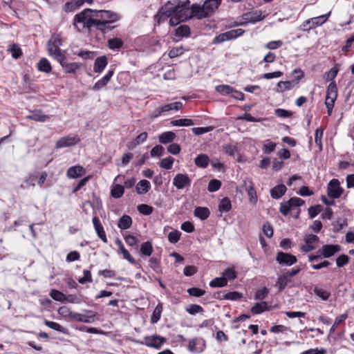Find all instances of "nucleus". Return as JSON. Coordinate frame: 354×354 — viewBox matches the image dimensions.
I'll use <instances>...</instances> for the list:
<instances>
[{
    "label": "nucleus",
    "mask_w": 354,
    "mask_h": 354,
    "mask_svg": "<svg viewBox=\"0 0 354 354\" xmlns=\"http://www.w3.org/2000/svg\"><path fill=\"white\" fill-rule=\"evenodd\" d=\"M118 19V15L110 10L86 8L74 17L73 26L79 31L95 29L105 33L114 28L111 24Z\"/></svg>",
    "instance_id": "nucleus-1"
},
{
    "label": "nucleus",
    "mask_w": 354,
    "mask_h": 354,
    "mask_svg": "<svg viewBox=\"0 0 354 354\" xmlns=\"http://www.w3.org/2000/svg\"><path fill=\"white\" fill-rule=\"evenodd\" d=\"M189 1H182L175 0L173 2L168 1L155 15V20L160 24L161 22L169 18V25L175 26L179 23L189 19L192 13V7L189 8Z\"/></svg>",
    "instance_id": "nucleus-2"
},
{
    "label": "nucleus",
    "mask_w": 354,
    "mask_h": 354,
    "mask_svg": "<svg viewBox=\"0 0 354 354\" xmlns=\"http://www.w3.org/2000/svg\"><path fill=\"white\" fill-rule=\"evenodd\" d=\"M222 0H206L201 6L194 4L192 6V16L198 19H204L211 16L218 8Z\"/></svg>",
    "instance_id": "nucleus-3"
},
{
    "label": "nucleus",
    "mask_w": 354,
    "mask_h": 354,
    "mask_svg": "<svg viewBox=\"0 0 354 354\" xmlns=\"http://www.w3.org/2000/svg\"><path fill=\"white\" fill-rule=\"evenodd\" d=\"M86 314H80L75 311H58V313L65 317H69L73 320L85 322L93 323L96 319V313L95 311H86Z\"/></svg>",
    "instance_id": "nucleus-4"
},
{
    "label": "nucleus",
    "mask_w": 354,
    "mask_h": 354,
    "mask_svg": "<svg viewBox=\"0 0 354 354\" xmlns=\"http://www.w3.org/2000/svg\"><path fill=\"white\" fill-rule=\"evenodd\" d=\"M292 73L297 74L295 80L292 81H280L277 83V88L276 91L277 93H282L284 91H289L295 86L299 81L304 77V73L300 68H295Z\"/></svg>",
    "instance_id": "nucleus-5"
},
{
    "label": "nucleus",
    "mask_w": 354,
    "mask_h": 354,
    "mask_svg": "<svg viewBox=\"0 0 354 354\" xmlns=\"http://www.w3.org/2000/svg\"><path fill=\"white\" fill-rule=\"evenodd\" d=\"M304 244L300 246V250L304 252H310L315 250L319 241V238L313 234H306L304 239Z\"/></svg>",
    "instance_id": "nucleus-6"
},
{
    "label": "nucleus",
    "mask_w": 354,
    "mask_h": 354,
    "mask_svg": "<svg viewBox=\"0 0 354 354\" xmlns=\"http://www.w3.org/2000/svg\"><path fill=\"white\" fill-rule=\"evenodd\" d=\"M344 189L340 186V183L338 179L333 178L328 184L327 194L333 198H338L341 196Z\"/></svg>",
    "instance_id": "nucleus-7"
},
{
    "label": "nucleus",
    "mask_w": 354,
    "mask_h": 354,
    "mask_svg": "<svg viewBox=\"0 0 354 354\" xmlns=\"http://www.w3.org/2000/svg\"><path fill=\"white\" fill-rule=\"evenodd\" d=\"M275 259L281 266H291L297 262L295 255L281 251L277 252Z\"/></svg>",
    "instance_id": "nucleus-8"
},
{
    "label": "nucleus",
    "mask_w": 354,
    "mask_h": 354,
    "mask_svg": "<svg viewBox=\"0 0 354 354\" xmlns=\"http://www.w3.org/2000/svg\"><path fill=\"white\" fill-rule=\"evenodd\" d=\"M166 342V339L158 335L147 336L144 339V343L146 346L156 349H159Z\"/></svg>",
    "instance_id": "nucleus-9"
},
{
    "label": "nucleus",
    "mask_w": 354,
    "mask_h": 354,
    "mask_svg": "<svg viewBox=\"0 0 354 354\" xmlns=\"http://www.w3.org/2000/svg\"><path fill=\"white\" fill-rule=\"evenodd\" d=\"M191 179L187 174H178L173 179V185L178 189H183L191 185Z\"/></svg>",
    "instance_id": "nucleus-10"
},
{
    "label": "nucleus",
    "mask_w": 354,
    "mask_h": 354,
    "mask_svg": "<svg viewBox=\"0 0 354 354\" xmlns=\"http://www.w3.org/2000/svg\"><path fill=\"white\" fill-rule=\"evenodd\" d=\"M80 142L76 136H65L59 139L56 142V148H64L74 146Z\"/></svg>",
    "instance_id": "nucleus-11"
},
{
    "label": "nucleus",
    "mask_w": 354,
    "mask_h": 354,
    "mask_svg": "<svg viewBox=\"0 0 354 354\" xmlns=\"http://www.w3.org/2000/svg\"><path fill=\"white\" fill-rule=\"evenodd\" d=\"M205 348V341L201 338H194L188 344V350L192 353H201L203 351Z\"/></svg>",
    "instance_id": "nucleus-12"
},
{
    "label": "nucleus",
    "mask_w": 354,
    "mask_h": 354,
    "mask_svg": "<svg viewBox=\"0 0 354 354\" xmlns=\"http://www.w3.org/2000/svg\"><path fill=\"white\" fill-rule=\"evenodd\" d=\"M337 97V87L335 82L332 81L328 86L325 102L335 104Z\"/></svg>",
    "instance_id": "nucleus-13"
},
{
    "label": "nucleus",
    "mask_w": 354,
    "mask_h": 354,
    "mask_svg": "<svg viewBox=\"0 0 354 354\" xmlns=\"http://www.w3.org/2000/svg\"><path fill=\"white\" fill-rule=\"evenodd\" d=\"M240 30H232L224 33H221L216 36L212 41V44H221L223 41L236 38L238 37L237 31Z\"/></svg>",
    "instance_id": "nucleus-14"
},
{
    "label": "nucleus",
    "mask_w": 354,
    "mask_h": 354,
    "mask_svg": "<svg viewBox=\"0 0 354 354\" xmlns=\"http://www.w3.org/2000/svg\"><path fill=\"white\" fill-rule=\"evenodd\" d=\"M340 250L341 247L339 245L327 244L322 246L321 253L322 257L330 258L340 251Z\"/></svg>",
    "instance_id": "nucleus-15"
},
{
    "label": "nucleus",
    "mask_w": 354,
    "mask_h": 354,
    "mask_svg": "<svg viewBox=\"0 0 354 354\" xmlns=\"http://www.w3.org/2000/svg\"><path fill=\"white\" fill-rule=\"evenodd\" d=\"M58 62L62 66L64 71L67 73H75L76 72V71L80 67V66L77 63H75V62L68 63L67 62V59H66V56H64L62 59H61Z\"/></svg>",
    "instance_id": "nucleus-16"
},
{
    "label": "nucleus",
    "mask_w": 354,
    "mask_h": 354,
    "mask_svg": "<svg viewBox=\"0 0 354 354\" xmlns=\"http://www.w3.org/2000/svg\"><path fill=\"white\" fill-rule=\"evenodd\" d=\"M93 224L94 225L95 230L99 238L104 242L107 243V239L106 236V233L104 230L103 226L102 225L100 221L97 216H94L93 218Z\"/></svg>",
    "instance_id": "nucleus-17"
},
{
    "label": "nucleus",
    "mask_w": 354,
    "mask_h": 354,
    "mask_svg": "<svg viewBox=\"0 0 354 354\" xmlns=\"http://www.w3.org/2000/svg\"><path fill=\"white\" fill-rule=\"evenodd\" d=\"M48 50L50 56L53 57L54 59L59 62L65 55L62 53L60 48L54 43L51 44L50 41L48 43Z\"/></svg>",
    "instance_id": "nucleus-18"
},
{
    "label": "nucleus",
    "mask_w": 354,
    "mask_h": 354,
    "mask_svg": "<svg viewBox=\"0 0 354 354\" xmlns=\"http://www.w3.org/2000/svg\"><path fill=\"white\" fill-rule=\"evenodd\" d=\"M108 64L107 58L106 56H101L96 58L95 60L93 71L95 73H101L105 68Z\"/></svg>",
    "instance_id": "nucleus-19"
},
{
    "label": "nucleus",
    "mask_w": 354,
    "mask_h": 354,
    "mask_svg": "<svg viewBox=\"0 0 354 354\" xmlns=\"http://www.w3.org/2000/svg\"><path fill=\"white\" fill-rule=\"evenodd\" d=\"M286 190L287 188L283 184L278 185L271 189L270 196L274 199H279L286 194Z\"/></svg>",
    "instance_id": "nucleus-20"
},
{
    "label": "nucleus",
    "mask_w": 354,
    "mask_h": 354,
    "mask_svg": "<svg viewBox=\"0 0 354 354\" xmlns=\"http://www.w3.org/2000/svg\"><path fill=\"white\" fill-rule=\"evenodd\" d=\"M113 75V71H109L107 73L93 86V90L98 91L105 86Z\"/></svg>",
    "instance_id": "nucleus-21"
},
{
    "label": "nucleus",
    "mask_w": 354,
    "mask_h": 354,
    "mask_svg": "<svg viewBox=\"0 0 354 354\" xmlns=\"http://www.w3.org/2000/svg\"><path fill=\"white\" fill-rule=\"evenodd\" d=\"M151 189V183L147 180H141L136 186V191L138 194L147 193Z\"/></svg>",
    "instance_id": "nucleus-22"
},
{
    "label": "nucleus",
    "mask_w": 354,
    "mask_h": 354,
    "mask_svg": "<svg viewBox=\"0 0 354 354\" xmlns=\"http://www.w3.org/2000/svg\"><path fill=\"white\" fill-rule=\"evenodd\" d=\"M290 282V279L286 273H283L278 277L275 286L279 289V291H282Z\"/></svg>",
    "instance_id": "nucleus-23"
},
{
    "label": "nucleus",
    "mask_w": 354,
    "mask_h": 354,
    "mask_svg": "<svg viewBox=\"0 0 354 354\" xmlns=\"http://www.w3.org/2000/svg\"><path fill=\"white\" fill-rule=\"evenodd\" d=\"M331 14V12H328L327 14L320 15L319 17H313L310 19V21L311 24V27L313 28L321 26L324 24L328 19Z\"/></svg>",
    "instance_id": "nucleus-24"
},
{
    "label": "nucleus",
    "mask_w": 354,
    "mask_h": 354,
    "mask_svg": "<svg viewBox=\"0 0 354 354\" xmlns=\"http://www.w3.org/2000/svg\"><path fill=\"white\" fill-rule=\"evenodd\" d=\"M84 168L82 166H73L68 169L66 176L69 178H75L82 175Z\"/></svg>",
    "instance_id": "nucleus-25"
},
{
    "label": "nucleus",
    "mask_w": 354,
    "mask_h": 354,
    "mask_svg": "<svg viewBox=\"0 0 354 354\" xmlns=\"http://www.w3.org/2000/svg\"><path fill=\"white\" fill-rule=\"evenodd\" d=\"M176 137V136L174 132L166 131L159 135L158 140L162 144H167L172 142Z\"/></svg>",
    "instance_id": "nucleus-26"
},
{
    "label": "nucleus",
    "mask_w": 354,
    "mask_h": 354,
    "mask_svg": "<svg viewBox=\"0 0 354 354\" xmlns=\"http://www.w3.org/2000/svg\"><path fill=\"white\" fill-rule=\"evenodd\" d=\"M48 118V115L44 114L40 110L34 111L27 116V118L30 120L41 122H45Z\"/></svg>",
    "instance_id": "nucleus-27"
},
{
    "label": "nucleus",
    "mask_w": 354,
    "mask_h": 354,
    "mask_svg": "<svg viewBox=\"0 0 354 354\" xmlns=\"http://www.w3.org/2000/svg\"><path fill=\"white\" fill-rule=\"evenodd\" d=\"M147 138V132H142L140 134H139L131 142H129L127 144V147L129 149H133L135 148L137 145H140L141 143L144 142Z\"/></svg>",
    "instance_id": "nucleus-28"
},
{
    "label": "nucleus",
    "mask_w": 354,
    "mask_h": 354,
    "mask_svg": "<svg viewBox=\"0 0 354 354\" xmlns=\"http://www.w3.org/2000/svg\"><path fill=\"white\" fill-rule=\"evenodd\" d=\"M37 69L41 72L49 73L52 71V66L46 58L42 57L37 63Z\"/></svg>",
    "instance_id": "nucleus-29"
},
{
    "label": "nucleus",
    "mask_w": 354,
    "mask_h": 354,
    "mask_svg": "<svg viewBox=\"0 0 354 354\" xmlns=\"http://www.w3.org/2000/svg\"><path fill=\"white\" fill-rule=\"evenodd\" d=\"M209 158L207 155L201 153L197 156L194 159V162L196 166L201 168H206L208 166Z\"/></svg>",
    "instance_id": "nucleus-30"
},
{
    "label": "nucleus",
    "mask_w": 354,
    "mask_h": 354,
    "mask_svg": "<svg viewBox=\"0 0 354 354\" xmlns=\"http://www.w3.org/2000/svg\"><path fill=\"white\" fill-rule=\"evenodd\" d=\"M108 47L112 50H117L122 48L124 46L123 41L118 37L109 39L107 41Z\"/></svg>",
    "instance_id": "nucleus-31"
},
{
    "label": "nucleus",
    "mask_w": 354,
    "mask_h": 354,
    "mask_svg": "<svg viewBox=\"0 0 354 354\" xmlns=\"http://www.w3.org/2000/svg\"><path fill=\"white\" fill-rule=\"evenodd\" d=\"M132 225V218L129 215H123L118 221V227L121 230L129 229Z\"/></svg>",
    "instance_id": "nucleus-32"
},
{
    "label": "nucleus",
    "mask_w": 354,
    "mask_h": 354,
    "mask_svg": "<svg viewBox=\"0 0 354 354\" xmlns=\"http://www.w3.org/2000/svg\"><path fill=\"white\" fill-rule=\"evenodd\" d=\"M209 214L210 212L207 207H197L194 211V216L201 220L207 219L209 217Z\"/></svg>",
    "instance_id": "nucleus-33"
},
{
    "label": "nucleus",
    "mask_w": 354,
    "mask_h": 354,
    "mask_svg": "<svg viewBox=\"0 0 354 354\" xmlns=\"http://www.w3.org/2000/svg\"><path fill=\"white\" fill-rule=\"evenodd\" d=\"M183 108V103L181 102H175L170 104H167L161 106V109L163 113L169 111H178Z\"/></svg>",
    "instance_id": "nucleus-34"
},
{
    "label": "nucleus",
    "mask_w": 354,
    "mask_h": 354,
    "mask_svg": "<svg viewBox=\"0 0 354 354\" xmlns=\"http://www.w3.org/2000/svg\"><path fill=\"white\" fill-rule=\"evenodd\" d=\"M170 124L176 127H189L195 124L192 120L187 118L174 120L170 122Z\"/></svg>",
    "instance_id": "nucleus-35"
},
{
    "label": "nucleus",
    "mask_w": 354,
    "mask_h": 354,
    "mask_svg": "<svg viewBox=\"0 0 354 354\" xmlns=\"http://www.w3.org/2000/svg\"><path fill=\"white\" fill-rule=\"evenodd\" d=\"M44 324L46 326H47L50 328H52L55 330H57V331L60 332L64 334H68V330L66 329L65 328H64L62 326H61L58 323L51 322V321L44 320Z\"/></svg>",
    "instance_id": "nucleus-36"
},
{
    "label": "nucleus",
    "mask_w": 354,
    "mask_h": 354,
    "mask_svg": "<svg viewBox=\"0 0 354 354\" xmlns=\"http://www.w3.org/2000/svg\"><path fill=\"white\" fill-rule=\"evenodd\" d=\"M190 33V28L187 25H180L175 30V35L178 37H187Z\"/></svg>",
    "instance_id": "nucleus-37"
},
{
    "label": "nucleus",
    "mask_w": 354,
    "mask_h": 354,
    "mask_svg": "<svg viewBox=\"0 0 354 354\" xmlns=\"http://www.w3.org/2000/svg\"><path fill=\"white\" fill-rule=\"evenodd\" d=\"M124 192V188L121 185H115L113 186L111 190V196L115 198H120L122 196Z\"/></svg>",
    "instance_id": "nucleus-38"
},
{
    "label": "nucleus",
    "mask_w": 354,
    "mask_h": 354,
    "mask_svg": "<svg viewBox=\"0 0 354 354\" xmlns=\"http://www.w3.org/2000/svg\"><path fill=\"white\" fill-rule=\"evenodd\" d=\"M140 252L142 255L149 257L152 254L153 247L150 241H146L141 244Z\"/></svg>",
    "instance_id": "nucleus-39"
},
{
    "label": "nucleus",
    "mask_w": 354,
    "mask_h": 354,
    "mask_svg": "<svg viewBox=\"0 0 354 354\" xmlns=\"http://www.w3.org/2000/svg\"><path fill=\"white\" fill-rule=\"evenodd\" d=\"M232 208L231 201L227 197L223 198L218 205V209L221 212H229Z\"/></svg>",
    "instance_id": "nucleus-40"
},
{
    "label": "nucleus",
    "mask_w": 354,
    "mask_h": 354,
    "mask_svg": "<svg viewBox=\"0 0 354 354\" xmlns=\"http://www.w3.org/2000/svg\"><path fill=\"white\" fill-rule=\"evenodd\" d=\"M222 276L225 278L226 282L227 283V281L233 280L236 278V272L234 268H227L223 271Z\"/></svg>",
    "instance_id": "nucleus-41"
},
{
    "label": "nucleus",
    "mask_w": 354,
    "mask_h": 354,
    "mask_svg": "<svg viewBox=\"0 0 354 354\" xmlns=\"http://www.w3.org/2000/svg\"><path fill=\"white\" fill-rule=\"evenodd\" d=\"M324 129L322 127L317 128L315 133V142L319 146V150H322V139L323 136Z\"/></svg>",
    "instance_id": "nucleus-42"
},
{
    "label": "nucleus",
    "mask_w": 354,
    "mask_h": 354,
    "mask_svg": "<svg viewBox=\"0 0 354 354\" xmlns=\"http://www.w3.org/2000/svg\"><path fill=\"white\" fill-rule=\"evenodd\" d=\"M216 91L222 95H230L233 92V88L229 85L221 84L216 86Z\"/></svg>",
    "instance_id": "nucleus-43"
},
{
    "label": "nucleus",
    "mask_w": 354,
    "mask_h": 354,
    "mask_svg": "<svg viewBox=\"0 0 354 354\" xmlns=\"http://www.w3.org/2000/svg\"><path fill=\"white\" fill-rule=\"evenodd\" d=\"M138 211L143 215H150L153 210V207L147 204H140L137 207Z\"/></svg>",
    "instance_id": "nucleus-44"
},
{
    "label": "nucleus",
    "mask_w": 354,
    "mask_h": 354,
    "mask_svg": "<svg viewBox=\"0 0 354 354\" xmlns=\"http://www.w3.org/2000/svg\"><path fill=\"white\" fill-rule=\"evenodd\" d=\"M174 162V158L169 156L166 158H163L160 162V167L165 169H171Z\"/></svg>",
    "instance_id": "nucleus-45"
},
{
    "label": "nucleus",
    "mask_w": 354,
    "mask_h": 354,
    "mask_svg": "<svg viewBox=\"0 0 354 354\" xmlns=\"http://www.w3.org/2000/svg\"><path fill=\"white\" fill-rule=\"evenodd\" d=\"M184 51H185V49L183 46H177V47L172 48L169 51L168 55L170 58H175V57H178L180 56L181 55H183Z\"/></svg>",
    "instance_id": "nucleus-46"
},
{
    "label": "nucleus",
    "mask_w": 354,
    "mask_h": 354,
    "mask_svg": "<svg viewBox=\"0 0 354 354\" xmlns=\"http://www.w3.org/2000/svg\"><path fill=\"white\" fill-rule=\"evenodd\" d=\"M221 186V182L217 179H212L209 182L208 191L210 192H214L218 191Z\"/></svg>",
    "instance_id": "nucleus-47"
},
{
    "label": "nucleus",
    "mask_w": 354,
    "mask_h": 354,
    "mask_svg": "<svg viewBox=\"0 0 354 354\" xmlns=\"http://www.w3.org/2000/svg\"><path fill=\"white\" fill-rule=\"evenodd\" d=\"M227 285V282L225 277H216L214 279L209 283L211 287H223Z\"/></svg>",
    "instance_id": "nucleus-48"
},
{
    "label": "nucleus",
    "mask_w": 354,
    "mask_h": 354,
    "mask_svg": "<svg viewBox=\"0 0 354 354\" xmlns=\"http://www.w3.org/2000/svg\"><path fill=\"white\" fill-rule=\"evenodd\" d=\"M337 73L338 69L336 67H333L324 73V78L326 82L333 80L335 78Z\"/></svg>",
    "instance_id": "nucleus-49"
},
{
    "label": "nucleus",
    "mask_w": 354,
    "mask_h": 354,
    "mask_svg": "<svg viewBox=\"0 0 354 354\" xmlns=\"http://www.w3.org/2000/svg\"><path fill=\"white\" fill-rule=\"evenodd\" d=\"M50 296L55 301H64L66 300L65 295L57 290H52L50 292Z\"/></svg>",
    "instance_id": "nucleus-50"
},
{
    "label": "nucleus",
    "mask_w": 354,
    "mask_h": 354,
    "mask_svg": "<svg viewBox=\"0 0 354 354\" xmlns=\"http://www.w3.org/2000/svg\"><path fill=\"white\" fill-rule=\"evenodd\" d=\"M322 206L321 205L310 206L308 209L309 217L310 218H315L319 213L322 212Z\"/></svg>",
    "instance_id": "nucleus-51"
},
{
    "label": "nucleus",
    "mask_w": 354,
    "mask_h": 354,
    "mask_svg": "<svg viewBox=\"0 0 354 354\" xmlns=\"http://www.w3.org/2000/svg\"><path fill=\"white\" fill-rule=\"evenodd\" d=\"M270 332L273 333H287L290 328L283 325H275L270 328Z\"/></svg>",
    "instance_id": "nucleus-52"
},
{
    "label": "nucleus",
    "mask_w": 354,
    "mask_h": 354,
    "mask_svg": "<svg viewBox=\"0 0 354 354\" xmlns=\"http://www.w3.org/2000/svg\"><path fill=\"white\" fill-rule=\"evenodd\" d=\"M180 232L174 230L168 234V240L171 243H176L180 240Z\"/></svg>",
    "instance_id": "nucleus-53"
},
{
    "label": "nucleus",
    "mask_w": 354,
    "mask_h": 354,
    "mask_svg": "<svg viewBox=\"0 0 354 354\" xmlns=\"http://www.w3.org/2000/svg\"><path fill=\"white\" fill-rule=\"evenodd\" d=\"M245 19L253 21H259L262 19L261 13L259 11L248 12L245 15Z\"/></svg>",
    "instance_id": "nucleus-54"
},
{
    "label": "nucleus",
    "mask_w": 354,
    "mask_h": 354,
    "mask_svg": "<svg viewBox=\"0 0 354 354\" xmlns=\"http://www.w3.org/2000/svg\"><path fill=\"white\" fill-rule=\"evenodd\" d=\"M274 114L279 118H287L292 116V113L290 111L285 110L283 109H276L274 110Z\"/></svg>",
    "instance_id": "nucleus-55"
},
{
    "label": "nucleus",
    "mask_w": 354,
    "mask_h": 354,
    "mask_svg": "<svg viewBox=\"0 0 354 354\" xmlns=\"http://www.w3.org/2000/svg\"><path fill=\"white\" fill-rule=\"evenodd\" d=\"M223 297V299H225L236 301L242 297V294H241L238 292L234 291V292H229L225 293Z\"/></svg>",
    "instance_id": "nucleus-56"
},
{
    "label": "nucleus",
    "mask_w": 354,
    "mask_h": 354,
    "mask_svg": "<svg viewBox=\"0 0 354 354\" xmlns=\"http://www.w3.org/2000/svg\"><path fill=\"white\" fill-rule=\"evenodd\" d=\"M246 190L248 192L250 202H256L257 200V193L251 183H250L249 186L246 187Z\"/></svg>",
    "instance_id": "nucleus-57"
},
{
    "label": "nucleus",
    "mask_w": 354,
    "mask_h": 354,
    "mask_svg": "<svg viewBox=\"0 0 354 354\" xmlns=\"http://www.w3.org/2000/svg\"><path fill=\"white\" fill-rule=\"evenodd\" d=\"M95 55V52L88 50H81L77 53V55L84 59H93Z\"/></svg>",
    "instance_id": "nucleus-58"
},
{
    "label": "nucleus",
    "mask_w": 354,
    "mask_h": 354,
    "mask_svg": "<svg viewBox=\"0 0 354 354\" xmlns=\"http://www.w3.org/2000/svg\"><path fill=\"white\" fill-rule=\"evenodd\" d=\"M349 257L346 254H341L336 259L337 266L339 268L344 267L348 263Z\"/></svg>",
    "instance_id": "nucleus-59"
},
{
    "label": "nucleus",
    "mask_w": 354,
    "mask_h": 354,
    "mask_svg": "<svg viewBox=\"0 0 354 354\" xmlns=\"http://www.w3.org/2000/svg\"><path fill=\"white\" fill-rule=\"evenodd\" d=\"M165 149L161 145H156L154 147L152 148V149L150 151L151 156L152 157L154 156H161L164 154Z\"/></svg>",
    "instance_id": "nucleus-60"
},
{
    "label": "nucleus",
    "mask_w": 354,
    "mask_h": 354,
    "mask_svg": "<svg viewBox=\"0 0 354 354\" xmlns=\"http://www.w3.org/2000/svg\"><path fill=\"white\" fill-rule=\"evenodd\" d=\"M124 239L126 243L128 245L131 246V247H134V246L137 247L138 242H139L138 239L133 235L124 236Z\"/></svg>",
    "instance_id": "nucleus-61"
},
{
    "label": "nucleus",
    "mask_w": 354,
    "mask_h": 354,
    "mask_svg": "<svg viewBox=\"0 0 354 354\" xmlns=\"http://www.w3.org/2000/svg\"><path fill=\"white\" fill-rule=\"evenodd\" d=\"M120 250L122 254L123 255V258L124 259H125L126 260H127L129 263H131L132 264H134V265L136 264V260L134 259V258H133L131 256V254H129L128 250H126L124 246H123L121 248H120Z\"/></svg>",
    "instance_id": "nucleus-62"
},
{
    "label": "nucleus",
    "mask_w": 354,
    "mask_h": 354,
    "mask_svg": "<svg viewBox=\"0 0 354 354\" xmlns=\"http://www.w3.org/2000/svg\"><path fill=\"white\" fill-rule=\"evenodd\" d=\"M83 277L79 279L78 281L81 284H84L87 282H92V277L90 270H85L83 272Z\"/></svg>",
    "instance_id": "nucleus-63"
},
{
    "label": "nucleus",
    "mask_w": 354,
    "mask_h": 354,
    "mask_svg": "<svg viewBox=\"0 0 354 354\" xmlns=\"http://www.w3.org/2000/svg\"><path fill=\"white\" fill-rule=\"evenodd\" d=\"M213 129V127H194L192 129V132L195 134V135H202V134H204V133H206L210 131H212Z\"/></svg>",
    "instance_id": "nucleus-64"
}]
</instances>
